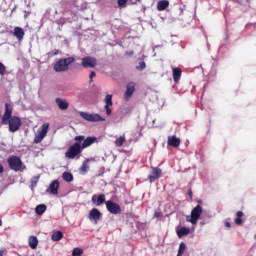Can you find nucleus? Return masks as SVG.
<instances>
[{"mask_svg":"<svg viewBox=\"0 0 256 256\" xmlns=\"http://www.w3.org/2000/svg\"><path fill=\"white\" fill-rule=\"evenodd\" d=\"M75 57L61 58L54 64V71L56 73H63L69 71V65H73Z\"/></svg>","mask_w":256,"mask_h":256,"instance_id":"nucleus-1","label":"nucleus"},{"mask_svg":"<svg viewBox=\"0 0 256 256\" xmlns=\"http://www.w3.org/2000/svg\"><path fill=\"white\" fill-rule=\"evenodd\" d=\"M83 153V148L79 141H76L74 144L70 145L68 150L65 152V157L67 159H79V155Z\"/></svg>","mask_w":256,"mask_h":256,"instance_id":"nucleus-2","label":"nucleus"},{"mask_svg":"<svg viewBox=\"0 0 256 256\" xmlns=\"http://www.w3.org/2000/svg\"><path fill=\"white\" fill-rule=\"evenodd\" d=\"M1 123L2 125H8V130L10 133H17V131L21 129V125H23V122L21 121V118H19V116H13L6 122Z\"/></svg>","mask_w":256,"mask_h":256,"instance_id":"nucleus-3","label":"nucleus"},{"mask_svg":"<svg viewBox=\"0 0 256 256\" xmlns=\"http://www.w3.org/2000/svg\"><path fill=\"white\" fill-rule=\"evenodd\" d=\"M74 141H78L79 144L83 149H87L88 147H91V145L95 143H99V140L95 136H88L85 138L84 135H79L74 137Z\"/></svg>","mask_w":256,"mask_h":256,"instance_id":"nucleus-4","label":"nucleus"},{"mask_svg":"<svg viewBox=\"0 0 256 256\" xmlns=\"http://www.w3.org/2000/svg\"><path fill=\"white\" fill-rule=\"evenodd\" d=\"M201 215H203V207L201 205H197L192 209L191 215L186 217V221L188 223H192V225H197Z\"/></svg>","mask_w":256,"mask_h":256,"instance_id":"nucleus-5","label":"nucleus"},{"mask_svg":"<svg viewBox=\"0 0 256 256\" xmlns=\"http://www.w3.org/2000/svg\"><path fill=\"white\" fill-rule=\"evenodd\" d=\"M49 133V123H44L37 131V134L34 137V143H41Z\"/></svg>","mask_w":256,"mask_h":256,"instance_id":"nucleus-6","label":"nucleus"},{"mask_svg":"<svg viewBox=\"0 0 256 256\" xmlns=\"http://www.w3.org/2000/svg\"><path fill=\"white\" fill-rule=\"evenodd\" d=\"M7 163L12 171H21V167H23V161L17 156L9 157Z\"/></svg>","mask_w":256,"mask_h":256,"instance_id":"nucleus-7","label":"nucleus"},{"mask_svg":"<svg viewBox=\"0 0 256 256\" xmlns=\"http://www.w3.org/2000/svg\"><path fill=\"white\" fill-rule=\"evenodd\" d=\"M81 65L84 69H95L97 67V58L86 56L82 58Z\"/></svg>","mask_w":256,"mask_h":256,"instance_id":"nucleus-8","label":"nucleus"},{"mask_svg":"<svg viewBox=\"0 0 256 256\" xmlns=\"http://www.w3.org/2000/svg\"><path fill=\"white\" fill-rule=\"evenodd\" d=\"M80 117L85 121H89L90 123H96L97 121H105L104 118L99 114H89L87 112H80Z\"/></svg>","mask_w":256,"mask_h":256,"instance_id":"nucleus-9","label":"nucleus"},{"mask_svg":"<svg viewBox=\"0 0 256 256\" xmlns=\"http://www.w3.org/2000/svg\"><path fill=\"white\" fill-rule=\"evenodd\" d=\"M106 209L111 213L112 215H119L121 213V206L111 200L106 201Z\"/></svg>","mask_w":256,"mask_h":256,"instance_id":"nucleus-10","label":"nucleus"},{"mask_svg":"<svg viewBox=\"0 0 256 256\" xmlns=\"http://www.w3.org/2000/svg\"><path fill=\"white\" fill-rule=\"evenodd\" d=\"M13 117V106L11 104L6 103L5 104V112L1 118V123H7L9 119H12Z\"/></svg>","mask_w":256,"mask_h":256,"instance_id":"nucleus-11","label":"nucleus"},{"mask_svg":"<svg viewBox=\"0 0 256 256\" xmlns=\"http://www.w3.org/2000/svg\"><path fill=\"white\" fill-rule=\"evenodd\" d=\"M163 175V170L159 167H153L152 168V174L148 176L150 183H155L157 179H159Z\"/></svg>","mask_w":256,"mask_h":256,"instance_id":"nucleus-12","label":"nucleus"},{"mask_svg":"<svg viewBox=\"0 0 256 256\" xmlns=\"http://www.w3.org/2000/svg\"><path fill=\"white\" fill-rule=\"evenodd\" d=\"M137 84L135 82H129L126 86V92L124 94V99L126 101H129L131 97H133V94L135 93V87Z\"/></svg>","mask_w":256,"mask_h":256,"instance_id":"nucleus-13","label":"nucleus"},{"mask_svg":"<svg viewBox=\"0 0 256 256\" xmlns=\"http://www.w3.org/2000/svg\"><path fill=\"white\" fill-rule=\"evenodd\" d=\"M88 219H90V221H94L95 223H99L101 220V211H99L97 208H93L89 212Z\"/></svg>","mask_w":256,"mask_h":256,"instance_id":"nucleus-14","label":"nucleus"},{"mask_svg":"<svg viewBox=\"0 0 256 256\" xmlns=\"http://www.w3.org/2000/svg\"><path fill=\"white\" fill-rule=\"evenodd\" d=\"M55 103L58 105V109L61 111H67V109H69V102H67L65 99L56 98Z\"/></svg>","mask_w":256,"mask_h":256,"instance_id":"nucleus-15","label":"nucleus"},{"mask_svg":"<svg viewBox=\"0 0 256 256\" xmlns=\"http://www.w3.org/2000/svg\"><path fill=\"white\" fill-rule=\"evenodd\" d=\"M47 191H48V193H51V195H58V193H59V180H54L50 184Z\"/></svg>","mask_w":256,"mask_h":256,"instance_id":"nucleus-16","label":"nucleus"},{"mask_svg":"<svg viewBox=\"0 0 256 256\" xmlns=\"http://www.w3.org/2000/svg\"><path fill=\"white\" fill-rule=\"evenodd\" d=\"M14 37H16V39L21 42L23 41V38L25 37V31L23 30V28L17 26L14 28V32H13Z\"/></svg>","mask_w":256,"mask_h":256,"instance_id":"nucleus-17","label":"nucleus"},{"mask_svg":"<svg viewBox=\"0 0 256 256\" xmlns=\"http://www.w3.org/2000/svg\"><path fill=\"white\" fill-rule=\"evenodd\" d=\"M92 203L97 207H99V205H103V203H105V194H100L99 196L93 195Z\"/></svg>","mask_w":256,"mask_h":256,"instance_id":"nucleus-18","label":"nucleus"},{"mask_svg":"<svg viewBox=\"0 0 256 256\" xmlns=\"http://www.w3.org/2000/svg\"><path fill=\"white\" fill-rule=\"evenodd\" d=\"M167 143L170 147H179L181 145V139L177 138V136H169Z\"/></svg>","mask_w":256,"mask_h":256,"instance_id":"nucleus-19","label":"nucleus"},{"mask_svg":"<svg viewBox=\"0 0 256 256\" xmlns=\"http://www.w3.org/2000/svg\"><path fill=\"white\" fill-rule=\"evenodd\" d=\"M183 71L181 68H173V81L174 83H179L181 81V75Z\"/></svg>","mask_w":256,"mask_h":256,"instance_id":"nucleus-20","label":"nucleus"},{"mask_svg":"<svg viewBox=\"0 0 256 256\" xmlns=\"http://www.w3.org/2000/svg\"><path fill=\"white\" fill-rule=\"evenodd\" d=\"M28 243L31 249H37V245H39V240L37 239V236H30Z\"/></svg>","mask_w":256,"mask_h":256,"instance_id":"nucleus-21","label":"nucleus"},{"mask_svg":"<svg viewBox=\"0 0 256 256\" xmlns=\"http://www.w3.org/2000/svg\"><path fill=\"white\" fill-rule=\"evenodd\" d=\"M167 7H169V0H160L157 3V9L159 11H165V9H167Z\"/></svg>","mask_w":256,"mask_h":256,"instance_id":"nucleus-22","label":"nucleus"},{"mask_svg":"<svg viewBox=\"0 0 256 256\" xmlns=\"http://www.w3.org/2000/svg\"><path fill=\"white\" fill-rule=\"evenodd\" d=\"M87 171H89V159L84 160L82 166L80 167V175H87Z\"/></svg>","mask_w":256,"mask_h":256,"instance_id":"nucleus-23","label":"nucleus"},{"mask_svg":"<svg viewBox=\"0 0 256 256\" xmlns=\"http://www.w3.org/2000/svg\"><path fill=\"white\" fill-rule=\"evenodd\" d=\"M191 233V229L187 227H182L180 230L177 231V236L181 239V237H186V235H189Z\"/></svg>","mask_w":256,"mask_h":256,"instance_id":"nucleus-24","label":"nucleus"},{"mask_svg":"<svg viewBox=\"0 0 256 256\" xmlns=\"http://www.w3.org/2000/svg\"><path fill=\"white\" fill-rule=\"evenodd\" d=\"M35 211L37 215H43L47 211V206L45 204H39L36 206Z\"/></svg>","mask_w":256,"mask_h":256,"instance_id":"nucleus-25","label":"nucleus"},{"mask_svg":"<svg viewBox=\"0 0 256 256\" xmlns=\"http://www.w3.org/2000/svg\"><path fill=\"white\" fill-rule=\"evenodd\" d=\"M62 179H64L66 183H71V181H73V174H71V172L65 171L62 174Z\"/></svg>","mask_w":256,"mask_h":256,"instance_id":"nucleus-26","label":"nucleus"},{"mask_svg":"<svg viewBox=\"0 0 256 256\" xmlns=\"http://www.w3.org/2000/svg\"><path fill=\"white\" fill-rule=\"evenodd\" d=\"M52 241H61L63 239V232L56 231L52 234Z\"/></svg>","mask_w":256,"mask_h":256,"instance_id":"nucleus-27","label":"nucleus"},{"mask_svg":"<svg viewBox=\"0 0 256 256\" xmlns=\"http://www.w3.org/2000/svg\"><path fill=\"white\" fill-rule=\"evenodd\" d=\"M104 101L105 107H113V95L107 94Z\"/></svg>","mask_w":256,"mask_h":256,"instance_id":"nucleus-28","label":"nucleus"},{"mask_svg":"<svg viewBox=\"0 0 256 256\" xmlns=\"http://www.w3.org/2000/svg\"><path fill=\"white\" fill-rule=\"evenodd\" d=\"M125 141H126L125 135H122L119 138H117L114 143L116 147H123V144L125 143Z\"/></svg>","mask_w":256,"mask_h":256,"instance_id":"nucleus-29","label":"nucleus"},{"mask_svg":"<svg viewBox=\"0 0 256 256\" xmlns=\"http://www.w3.org/2000/svg\"><path fill=\"white\" fill-rule=\"evenodd\" d=\"M243 215H244L243 211H238L236 213L237 218L234 220V223L236 225H241L243 223V219H241V217H243Z\"/></svg>","mask_w":256,"mask_h":256,"instance_id":"nucleus-30","label":"nucleus"},{"mask_svg":"<svg viewBox=\"0 0 256 256\" xmlns=\"http://www.w3.org/2000/svg\"><path fill=\"white\" fill-rule=\"evenodd\" d=\"M183 253H185V243L181 242L180 245H179L177 256H182Z\"/></svg>","mask_w":256,"mask_h":256,"instance_id":"nucleus-31","label":"nucleus"},{"mask_svg":"<svg viewBox=\"0 0 256 256\" xmlns=\"http://www.w3.org/2000/svg\"><path fill=\"white\" fill-rule=\"evenodd\" d=\"M83 255V249L81 248H74L72 251V256H81Z\"/></svg>","mask_w":256,"mask_h":256,"instance_id":"nucleus-32","label":"nucleus"},{"mask_svg":"<svg viewBox=\"0 0 256 256\" xmlns=\"http://www.w3.org/2000/svg\"><path fill=\"white\" fill-rule=\"evenodd\" d=\"M127 1L128 0H117V5L120 9H122V7H126L127 5Z\"/></svg>","mask_w":256,"mask_h":256,"instance_id":"nucleus-33","label":"nucleus"},{"mask_svg":"<svg viewBox=\"0 0 256 256\" xmlns=\"http://www.w3.org/2000/svg\"><path fill=\"white\" fill-rule=\"evenodd\" d=\"M145 67H147V65L145 64V61H141V62L139 63V65L136 67V69H137L138 71H143V69H145Z\"/></svg>","mask_w":256,"mask_h":256,"instance_id":"nucleus-34","label":"nucleus"},{"mask_svg":"<svg viewBox=\"0 0 256 256\" xmlns=\"http://www.w3.org/2000/svg\"><path fill=\"white\" fill-rule=\"evenodd\" d=\"M5 73H7V68L0 62V75H5Z\"/></svg>","mask_w":256,"mask_h":256,"instance_id":"nucleus-35","label":"nucleus"},{"mask_svg":"<svg viewBox=\"0 0 256 256\" xmlns=\"http://www.w3.org/2000/svg\"><path fill=\"white\" fill-rule=\"evenodd\" d=\"M37 183H39V177L35 176L31 180L32 187H37Z\"/></svg>","mask_w":256,"mask_h":256,"instance_id":"nucleus-36","label":"nucleus"},{"mask_svg":"<svg viewBox=\"0 0 256 256\" xmlns=\"http://www.w3.org/2000/svg\"><path fill=\"white\" fill-rule=\"evenodd\" d=\"M89 77H90V81H93V78H94V77H97V73H95V71H92V72L90 73Z\"/></svg>","mask_w":256,"mask_h":256,"instance_id":"nucleus-37","label":"nucleus"},{"mask_svg":"<svg viewBox=\"0 0 256 256\" xmlns=\"http://www.w3.org/2000/svg\"><path fill=\"white\" fill-rule=\"evenodd\" d=\"M110 107H111V106H105V110H106V114H107V115H111V113H112V110H111Z\"/></svg>","mask_w":256,"mask_h":256,"instance_id":"nucleus-38","label":"nucleus"},{"mask_svg":"<svg viewBox=\"0 0 256 256\" xmlns=\"http://www.w3.org/2000/svg\"><path fill=\"white\" fill-rule=\"evenodd\" d=\"M188 195L190 199H193V191L191 189L188 190Z\"/></svg>","mask_w":256,"mask_h":256,"instance_id":"nucleus-39","label":"nucleus"},{"mask_svg":"<svg viewBox=\"0 0 256 256\" xmlns=\"http://www.w3.org/2000/svg\"><path fill=\"white\" fill-rule=\"evenodd\" d=\"M5 172V168L3 167V164H0V173H4Z\"/></svg>","mask_w":256,"mask_h":256,"instance_id":"nucleus-40","label":"nucleus"},{"mask_svg":"<svg viewBox=\"0 0 256 256\" xmlns=\"http://www.w3.org/2000/svg\"><path fill=\"white\" fill-rule=\"evenodd\" d=\"M51 53L52 55H59V50H53Z\"/></svg>","mask_w":256,"mask_h":256,"instance_id":"nucleus-41","label":"nucleus"},{"mask_svg":"<svg viewBox=\"0 0 256 256\" xmlns=\"http://www.w3.org/2000/svg\"><path fill=\"white\" fill-rule=\"evenodd\" d=\"M225 227L231 228V224L229 222H225Z\"/></svg>","mask_w":256,"mask_h":256,"instance_id":"nucleus-42","label":"nucleus"},{"mask_svg":"<svg viewBox=\"0 0 256 256\" xmlns=\"http://www.w3.org/2000/svg\"><path fill=\"white\" fill-rule=\"evenodd\" d=\"M161 216V213H159V212H156L155 214H154V217H160Z\"/></svg>","mask_w":256,"mask_h":256,"instance_id":"nucleus-43","label":"nucleus"},{"mask_svg":"<svg viewBox=\"0 0 256 256\" xmlns=\"http://www.w3.org/2000/svg\"><path fill=\"white\" fill-rule=\"evenodd\" d=\"M4 251L0 250V256H3Z\"/></svg>","mask_w":256,"mask_h":256,"instance_id":"nucleus-44","label":"nucleus"},{"mask_svg":"<svg viewBox=\"0 0 256 256\" xmlns=\"http://www.w3.org/2000/svg\"><path fill=\"white\" fill-rule=\"evenodd\" d=\"M3 225V221L2 220H0V227Z\"/></svg>","mask_w":256,"mask_h":256,"instance_id":"nucleus-45","label":"nucleus"},{"mask_svg":"<svg viewBox=\"0 0 256 256\" xmlns=\"http://www.w3.org/2000/svg\"><path fill=\"white\" fill-rule=\"evenodd\" d=\"M136 1H138V3H141V0H136Z\"/></svg>","mask_w":256,"mask_h":256,"instance_id":"nucleus-46","label":"nucleus"}]
</instances>
